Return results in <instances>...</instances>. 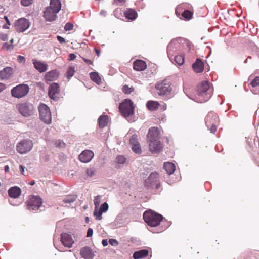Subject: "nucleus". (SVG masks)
Returning a JSON list of instances; mask_svg holds the SVG:
<instances>
[{
  "instance_id": "obj_1",
  "label": "nucleus",
  "mask_w": 259,
  "mask_h": 259,
  "mask_svg": "<svg viewBox=\"0 0 259 259\" xmlns=\"http://www.w3.org/2000/svg\"><path fill=\"white\" fill-rule=\"evenodd\" d=\"M147 138L151 152L153 153L159 152L162 146L160 141L158 128L155 127L150 128L147 135Z\"/></svg>"
},
{
  "instance_id": "obj_2",
  "label": "nucleus",
  "mask_w": 259,
  "mask_h": 259,
  "mask_svg": "<svg viewBox=\"0 0 259 259\" xmlns=\"http://www.w3.org/2000/svg\"><path fill=\"white\" fill-rule=\"evenodd\" d=\"M213 90L208 81H203L197 87V94L194 98L189 97L193 100L203 103L208 101L211 97Z\"/></svg>"
},
{
  "instance_id": "obj_3",
  "label": "nucleus",
  "mask_w": 259,
  "mask_h": 259,
  "mask_svg": "<svg viewBox=\"0 0 259 259\" xmlns=\"http://www.w3.org/2000/svg\"><path fill=\"white\" fill-rule=\"evenodd\" d=\"M143 219L150 226L155 227L160 224L163 217L161 215L156 213L151 210H149L144 213Z\"/></svg>"
},
{
  "instance_id": "obj_4",
  "label": "nucleus",
  "mask_w": 259,
  "mask_h": 259,
  "mask_svg": "<svg viewBox=\"0 0 259 259\" xmlns=\"http://www.w3.org/2000/svg\"><path fill=\"white\" fill-rule=\"evenodd\" d=\"M119 109L121 115L130 121V119H128V118H130L134 114V109L133 103L131 100H124L120 104Z\"/></svg>"
},
{
  "instance_id": "obj_5",
  "label": "nucleus",
  "mask_w": 259,
  "mask_h": 259,
  "mask_svg": "<svg viewBox=\"0 0 259 259\" xmlns=\"http://www.w3.org/2000/svg\"><path fill=\"white\" fill-rule=\"evenodd\" d=\"M29 88L26 84H20L13 88L11 91L12 97L20 99L25 97L29 92Z\"/></svg>"
},
{
  "instance_id": "obj_6",
  "label": "nucleus",
  "mask_w": 259,
  "mask_h": 259,
  "mask_svg": "<svg viewBox=\"0 0 259 259\" xmlns=\"http://www.w3.org/2000/svg\"><path fill=\"white\" fill-rule=\"evenodd\" d=\"M42 199L38 196H31L27 201V208L30 211L36 212L41 206Z\"/></svg>"
},
{
  "instance_id": "obj_7",
  "label": "nucleus",
  "mask_w": 259,
  "mask_h": 259,
  "mask_svg": "<svg viewBox=\"0 0 259 259\" xmlns=\"http://www.w3.org/2000/svg\"><path fill=\"white\" fill-rule=\"evenodd\" d=\"M16 108L19 113L24 117H27L33 114V106L28 102L19 103L17 104Z\"/></svg>"
},
{
  "instance_id": "obj_8",
  "label": "nucleus",
  "mask_w": 259,
  "mask_h": 259,
  "mask_svg": "<svg viewBox=\"0 0 259 259\" xmlns=\"http://www.w3.org/2000/svg\"><path fill=\"white\" fill-rule=\"evenodd\" d=\"M205 121L207 127L210 126L211 133H214L217 130V125L219 121L218 116L213 112H210L207 115Z\"/></svg>"
},
{
  "instance_id": "obj_9",
  "label": "nucleus",
  "mask_w": 259,
  "mask_h": 259,
  "mask_svg": "<svg viewBox=\"0 0 259 259\" xmlns=\"http://www.w3.org/2000/svg\"><path fill=\"white\" fill-rule=\"evenodd\" d=\"M155 87L158 94L160 96L168 95L171 91L169 82L166 80L157 82Z\"/></svg>"
},
{
  "instance_id": "obj_10",
  "label": "nucleus",
  "mask_w": 259,
  "mask_h": 259,
  "mask_svg": "<svg viewBox=\"0 0 259 259\" xmlns=\"http://www.w3.org/2000/svg\"><path fill=\"white\" fill-rule=\"evenodd\" d=\"M40 119L46 124L51 122V114L49 108L45 104H41L38 107Z\"/></svg>"
},
{
  "instance_id": "obj_11",
  "label": "nucleus",
  "mask_w": 259,
  "mask_h": 259,
  "mask_svg": "<svg viewBox=\"0 0 259 259\" xmlns=\"http://www.w3.org/2000/svg\"><path fill=\"white\" fill-rule=\"evenodd\" d=\"M33 146V143L31 140L25 139L18 143L16 149L20 154H24L29 152Z\"/></svg>"
},
{
  "instance_id": "obj_12",
  "label": "nucleus",
  "mask_w": 259,
  "mask_h": 259,
  "mask_svg": "<svg viewBox=\"0 0 259 259\" xmlns=\"http://www.w3.org/2000/svg\"><path fill=\"white\" fill-rule=\"evenodd\" d=\"M30 25L29 21L25 18H21L14 23L15 30L18 32H23L29 28Z\"/></svg>"
},
{
  "instance_id": "obj_13",
  "label": "nucleus",
  "mask_w": 259,
  "mask_h": 259,
  "mask_svg": "<svg viewBox=\"0 0 259 259\" xmlns=\"http://www.w3.org/2000/svg\"><path fill=\"white\" fill-rule=\"evenodd\" d=\"M60 92V87L57 83H52L51 84L48 89V94L49 97L54 100L57 101L58 97V95Z\"/></svg>"
},
{
  "instance_id": "obj_14",
  "label": "nucleus",
  "mask_w": 259,
  "mask_h": 259,
  "mask_svg": "<svg viewBox=\"0 0 259 259\" xmlns=\"http://www.w3.org/2000/svg\"><path fill=\"white\" fill-rule=\"evenodd\" d=\"M61 241L63 245L68 248H71L74 242L72 235L66 233L61 234Z\"/></svg>"
},
{
  "instance_id": "obj_15",
  "label": "nucleus",
  "mask_w": 259,
  "mask_h": 259,
  "mask_svg": "<svg viewBox=\"0 0 259 259\" xmlns=\"http://www.w3.org/2000/svg\"><path fill=\"white\" fill-rule=\"evenodd\" d=\"M58 12H55L51 8L47 7L44 11V17L47 21L52 22L55 21L57 18V14Z\"/></svg>"
},
{
  "instance_id": "obj_16",
  "label": "nucleus",
  "mask_w": 259,
  "mask_h": 259,
  "mask_svg": "<svg viewBox=\"0 0 259 259\" xmlns=\"http://www.w3.org/2000/svg\"><path fill=\"white\" fill-rule=\"evenodd\" d=\"M178 46L179 44L178 41L176 40H174L171 41L167 46V55L171 61H172V57L175 55V52L176 51Z\"/></svg>"
},
{
  "instance_id": "obj_17",
  "label": "nucleus",
  "mask_w": 259,
  "mask_h": 259,
  "mask_svg": "<svg viewBox=\"0 0 259 259\" xmlns=\"http://www.w3.org/2000/svg\"><path fill=\"white\" fill-rule=\"evenodd\" d=\"M14 73L13 69L7 67L0 71V78L2 80H7L12 77Z\"/></svg>"
},
{
  "instance_id": "obj_18",
  "label": "nucleus",
  "mask_w": 259,
  "mask_h": 259,
  "mask_svg": "<svg viewBox=\"0 0 259 259\" xmlns=\"http://www.w3.org/2000/svg\"><path fill=\"white\" fill-rule=\"evenodd\" d=\"M95 255V252L91 248L85 247L82 248V258L84 259H93Z\"/></svg>"
},
{
  "instance_id": "obj_19",
  "label": "nucleus",
  "mask_w": 259,
  "mask_h": 259,
  "mask_svg": "<svg viewBox=\"0 0 259 259\" xmlns=\"http://www.w3.org/2000/svg\"><path fill=\"white\" fill-rule=\"evenodd\" d=\"M34 67L39 72H44L47 70L48 66L47 64L44 63L40 61H37L35 59L32 60Z\"/></svg>"
},
{
  "instance_id": "obj_20",
  "label": "nucleus",
  "mask_w": 259,
  "mask_h": 259,
  "mask_svg": "<svg viewBox=\"0 0 259 259\" xmlns=\"http://www.w3.org/2000/svg\"><path fill=\"white\" fill-rule=\"evenodd\" d=\"M76 197V195H67L63 198L62 200L59 202V204L61 206L67 207L68 206V204L75 201Z\"/></svg>"
},
{
  "instance_id": "obj_21",
  "label": "nucleus",
  "mask_w": 259,
  "mask_h": 259,
  "mask_svg": "<svg viewBox=\"0 0 259 259\" xmlns=\"http://www.w3.org/2000/svg\"><path fill=\"white\" fill-rule=\"evenodd\" d=\"M94 153L91 150H85L82 151V162H89L94 157Z\"/></svg>"
},
{
  "instance_id": "obj_22",
  "label": "nucleus",
  "mask_w": 259,
  "mask_h": 259,
  "mask_svg": "<svg viewBox=\"0 0 259 259\" xmlns=\"http://www.w3.org/2000/svg\"><path fill=\"white\" fill-rule=\"evenodd\" d=\"M147 67V65L145 61L141 60H137L134 62L133 68L134 70L138 71H143Z\"/></svg>"
},
{
  "instance_id": "obj_23",
  "label": "nucleus",
  "mask_w": 259,
  "mask_h": 259,
  "mask_svg": "<svg viewBox=\"0 0 259 259\" xmlns=\"http://www.w3.org/2000/svg\"><path fill=\"white\" fill-rule=\"evenodd\" d=\"M9 196L13 198H18L21 192L20 188L18 187L14 186L11 187L8 190Z\"/></svg>"
},
{
  "instance_id": "obj_24",
  "label": "nucleus",
  "mask_w": 259,
  "mask_h": 259,
  "mask_svg": "<svg viewBox=\"0 0 259 259\" xmlns=\"http://www.w3.org/2000/svg\"><path fill=\"white\" fill-rule=\"evenodd\" d=\"M193 68L196 73L203 71L204 65L203 62L199 59H197L196 62L193 64Z\"/></svg>"
},
{
  "instance_id": "obj_25",
  "label": "nucleus",
  "mask_w": 259,
  "mask_h": 259,
  "mask_svg": "<svg viewBox=\"0 0 259 259\" xmlns=\"http://www.w3.org/2000/svg\"><path fill=\"white\" fill-rule=\"evenodd\" d=\"M58 76V72L55 70H52L48 72L45 75V79L46 81H51L56 80Z\"/></svg>"
},
{
  "instance_id": "obj_26",
  "label": "nucleus",
  "mask_w": 259,
  "mask_h": 259,
  "mask_svg": "<svg viewBox=\"0 0 259 259\" xmlns=\"http://www.w3.org/2000/svg\"><path fill=\"white\" fill-rule=\"evenodd\" d=\"M48 7L58 13L61 8V2L60 0H51L50 6Z\"/></svg>"
},
{
  "instance_id": "obj_27",
  "label": "nucleus",
  "mask_w": 259,
  "mask_h": 259,
  "mask_svg": "<svg viewBox=\"0 0 259 259\" xmlns=\"http://www.w3.org/2000/svg\"><path fill=\"white\" fill-rule=\"evenodd\" d=\"M124 15L127 19L133 20L137 18V13L134 9H128L125 11Z\"/></svg>"
},
{
  "instance_id": "obj_28",
  "label": "nucleus",
  "mask_w": 259,
  "mask_h": 259,
  "mask_svg": "<svg viewBox=\"0 0 259 259\" xmlns=\"http://www.w3.org/2000/svg\"><path fill=\"white\" fill-rule=\"evenodd\" d=\"M148 254V251L147 250H141L136 251L133 254V258L134 259H140L147 256Z\"/></svg>"
},
{
  "instance_id": "obj_29",
  "label": "nucleus",
  "mask_w": 259,
  "mask_h": 259,
  "mask_svg": "<svg viewBox=\"0 0 259 259\" xmlns=\"http://www.w3.org/2000/svg\"><path fill=\"white\" fill-rule=\"evenodd\" d=\"M108 117L107 115H101L98 118L99 126L100 128H104L107 125Z\"/></svg>"
},
{
  "instance_id": "obj_30",
  "label": "nucleus",
  "mask_w": 259,
  "mask_h": 259,
  "mask_svg": "<svg viewBox=\"0 0 259 259\" xmlns=\"http://www.w3.org/2000/svg\"><path fill=\"white\" fill-rule=\"evenodd\" d=\"M158 179V174L156 172L151 173L148 178L145 181V183L148 185V184L152 185L153 183L157 182Z\"/></svg>"
},
{
  "instance_id": "obj_31",
  "label": "nucleus",
  "mask_w": 259,
  "mask_h": 259,
  "mask_svg": "<svg viewBox=\"0 0 259 259\" xmlns=\"http://www.w3.org/2000/svg\"><path fill=\"white\" fill-rule=\"evenodd\" d=\"M163 167L168 175L173 174L175 170V166L171 162L164 163Z\"/></svg>"
},
{
  "instance_id": "obj_32",
  "label": "nucleus",
  "mask_w": 259,
  "mask_h": 259,
  "mask_svg": "<svg viewBox=\"0 0 259 259\" xmlns=\"http://www.w3.org/2000/svg\"><path fill=\"white\" fill-rule=\"evenodd\" d=\"M159 105V104L157 101H149L146 104L147 108L150 110H154L157 109Z\"/></svg>"
},
{
  "instance_id": "obj_33",
  "label": "nucleus",
  "mask_w": 259,
  "mask_h": 259,
  "mask_svg": "<svg viewBox=\"0 0 259 259\" xmlns=\"http://www.w3.org/2000/svg\"><path fill=\"white\" fill-rule=\"evenodd\" d=\"M90 78L94 82L97 84L101 83V79L97 72H91L90 73Z\"/></svg>"
},
{
  "instance_id": "obj_34",
  "label": "nucleus",
  "mask_w": 259,
  "mask_h": 259,
  "mask_svg": "<svg viewBox=\"0 0 259 259\" xmlns=\"http://www.w3.org/2000/svg\"><path fill=\"white\" fill-rule=\"evenodd\" d=\"M173 61L179 65H182L184 62V57L183 55H174L172 57Z\"/></svg>"
},
{
  "instance_id": "obj_35",
  "label": "nucleus",
  "mask_w": 259,
  "mask_h": 259,
  "mask_svg": "<svg viewBox=\"0 0 259 259\" xmlns=\"http://www.w3.org/2000/svg\"><path fill=\"white\" fill-rule=\"evenodd\" d=\"M130 143L131 146L140 143L138 141V135L137 134H134L132 135L130 139Z\"/></svg>"
},
{
  "instance_id": "obj_36",
  "label": "nucleus",
  "mask_w": 259,
  "mask_h": 259,
  "mask_svg": "<svg viewBox=\"0 0 259 259\" xmlns=\"http://www.w3.org/2000/svg\"><path fill=\"white\" fill-rule=\"evenodd\" d=\"M103 213V212L100 209H98V208H95V210L94 211V215L96 217V220H101L102 218V215Z\"/></svg>"
},
{
  "instance_id": "obj_37",
  "label": "nucleus",
  "mask_w": 259,
  "mask_h": 259,
  "mask_svg": "<svg viewBox=\"0 0 259 259\" xmlns=\"http://www.w3.org/2000/svg\"><path fill=\"white\" fill-rule=\"evenodd\" d=\"M132 149L133 152L136 154H139L141 153L142 150L140 143L132 145Z\"/></svg>"
},
{
  "instance_id": "obj_38",
  "label": "nucleus",
  "mask_w": 259,
  "mask_h": 259,
  "mask_svg": "<svg viewBox=\"0 0 259 259\" xmlns=\"http://www.w3.org/2000/svg\"><path fill=\"white\" fill-rule=\"evenodd\" d=\"M74 72L75 67L72 66H69L66 72L67 78L68 79H70L71 77L73 76Z\"/></svg>"
},
{
  "instance_id": "obj_39",
  "label": "nucleus",
  "mask_w": 259,
  "mask_h": 259,
  "mask_svg": "<svg viewBox=\"0 0 259 259\" xmlns=\"http://www.w3.org/2000/svg\"><path fill=\"white\" fill-rule=\"evenodd\" d=\"M193 13L189 10H186L182 13V16L188 20H190L192 16Z\"/></svg>"
},
{
  "instance_id": "obj_40",
  "label": "nucleus",
  "mask_w": 259,
  "mask_h": 259,
  "mask_svg": "<svg viewBox=\"0 0 259 259\" xmlns=\"http://www.w3.org/2000/svg\"><path fill=\"white\" fill-rule=\"evenodd\" d=\"M134 91L133 87H129L127 85H125L122 88V91L126 94L131 93Z\"/></svg>"
},
{
  "instance_id": "obj_41",
  "label": "nucleus",
  "mask_w": 259,
  "mask_h": 259,
  "mask_svg": "<svg viewBox=\"0 0 259 259\" xmlns=\"http://www.w3.org/2000/svg\"><path fill=\"white\" fill-rule=\"evenodd\" d=\"M126 161V158L122 155H119L116 157V162L119 164H124Z\"/></svg>"
},
{
  "instance_id": "obj_42",
  "label": "nucleus",
  "mask_w": 259,
  "mask_h": 259,
  "mask_svg": "<svg viewBox=\"0 0 259 259\" xmlns=\"http://www.w3.org/2000/svg\"><path fill=\"white\" fill-rule=\"evenodd\" d=\"M101 203V196L98 195L96 196L94 200V203L95 206V208H98Z\"/></svg>"
},
{
  "instance_id": "obj_43",
  "label": "nucleus",
  "mask_w": 259,
  "mask_h": 259,
  "mask_svg": "<svg viewBox=\"0 0 259 259\" xmlns=\"http://www.w3.org/2000/svg\"><path fill=\"white\" fill-rule=\"evenodd\" d=\"M252 87H255L259 85V76L255 77L250 82Z\"/></svg>"
},
{
  "instance_id": "obj_44",
  "label": "nucleus",
  "mask_w": 259,
  "mask_h": 259,
  "mask_svg": "<svg viewBox=\"0 0 259 259\" xmlns=\"http://www.w3.org/2000/svg\"><path fill=\"white\" fill-rule=\"evenodd\" d=\"M99 209L103 212H106L108 209V204L107 202L102 204Z\"/></svg>"
},
{
  "instance_id": "obj_45",
  "label": "nucleus",
  "mask_w": 259,
  "mask_h": 259,
  "mask_svg": "<svg viewBox=\"0 0 259 259\" xmlns=\"http://www.w3.org/2000/svg\"><path fill=\"white\" fill-rule=\"evenodd\" d=\"M55 145L57 147L63 148L65 147V144L63 141L58 140L55 141Z\"/></svg>"
},
{
  "instance_id": "obj_46",
  "label": "nucleus",
  "mask_w": 259,
  "mask_h": 259,
  "mask_svg": "<svg viewBox=\"0 0 259 259\" xmlns=\"http://www.w3.org/2000/svg\"><path fill=\"white\" fill-rule=\"evenodd\" d=\"M33 0H21V4L24 7H27L31 5Z\"/></svg>"
},
{
  "instance_id": "obj_47",
  "label": "nucleus",
  "mask_w": 259,
  "mask_h": 259,
  "mask_svg": "<svg viewBox=\"0 0 259 259\" xmlns=\"http://www.w3.org/2000/svg\"><path fill=\"white\" fill-rule=\"evenodd\" d=\"M73 25L72 23L70 22H67L65 26H64V29L66 31H70L73 29Z\"/></svg>"
},
{
  "instance_id": "obj_48",
  "label": "nucleus",
  "mask_w": 259,
  "mask_h": 259,
  "mask_svg": "<svg viewBox=\"0 0 259 259\" xmlns=\"http://www.w3.org/2000/svg\"><path fill=\"white\" fill-rule=\"evenodd\" d=\"M13 48V46L12 45L9 44L7 42H5L3 44V48L6 49L7 50H10Z\"/></svg>"
},
{
  "instance_id": "obj_49",
  "label": "nucleus",
  "mask_w": 259,
  "mask_h": 259,
  "mask_svg": "<svg viewBox=\"0 0 259 259\" xmlns=\"http://www.w3.org/2000/svg\"><path fill=\"white\" fill-rule=\"evenodd\" d=\"M8 36L7 34L3 33H0V39L1 40H2V41H6L8 40Z\"/></svg>"
},
{
  "instance_id": "obj_50",
  "label": "nucleus",
  "mask_w": 259,
  "mask_h": 259,
  "mask_svg": "<svg viewBox=\"0 0 259 259\" xmlns=\"http://www.w3.org/2000/svg\"><path fill=\"white\" fill-rule=\"evenodd\" d=\"M109 244L112 246H117L118 244V241L116 239H111L109 240Z\"/></svg>"
},
{
  "instance_id": "obj_51",
  "label": "nucleus",
  "mask_w": 259,
  "mask_h": 259,
  "mask_svg": "<svg viewBox=\"0 0 259 259\" xmlns=\"http://www.w3.org/2000/svg\"><path fill=\"white\" fill-rule=\"evenodd\" d=\"M86 173L88 177H91L93 175L94 170L93 168H89L87 169Z\"/></svg>"
},
{
  "instance_id": "obj_52",
  "label": "nucleus",
  "mask_w": 259,
  "mask_h": 259,
  "mask_svg": "<svg viewBox=\"0 0 259 259\" xmlns=\"http://www.w3.org/2000/svg\"><path fill=\"white\" fill-rule=\"evenodd\" d=\"M17 61L19 63H25V58L24 56L19 55L17 57Z\"/></svg>"
},
{
  "instance_id": "obj_53",
  "label": "nucleus",
  "mask_w": 259,
  "mask_h": 259,
  "mask_svg": "<svg viewBox=\"0 0 259 259\" xmlns=\"http://www.w3.org/2000/svg\"><path fill=\"white\" fill-rule=\"evenodd\" d=\"M93 230L91 228H89L87 231V237H90L93 235Z\"/></svg>"
},
{
  "instance_id": "obj_54",
  "label": "nucleus",
  "mask_w": 259,
  "mask_h": 259,
  "mask_svg": "<svg viewBox=\"0 0 259 259\" xmlns=\"http://www.w3.org/2000/svg\"><path fill=\"white\" fill-rule=\"evenodd\" d=\"M76 58V55L74 54H70L68 56V60L69 61H72V60H73L75 59Z\"/></svg>"
},
{
  "instance_id": "obj_55",
  "label": "nucleus",
  "mask_w": 259,
  "mask_h": 259,
  "mask_svg": "<svg viewBox=\"0 0 259 259\" xmlns=\"http://www.w3.org/2000/svg\"><path fill=\"white\" fill-rule=\"evenodd\" d=\"M57 39L60 43H64L65 42V39L60 36H57Z\"/></svg>"
},
{
  "instance_id": "obj_56",
  "label": "nucleus",
  "mask_w": 259,
  "mask_h": 259,
  "mask_svg": "<svg viewBox=\"0 0 259 259\" xmlns=\"http://www.w3.org/2000/svg\"><path fill=\"white\" fill-rule=\"evenodd\" d=\"M6 89L5 84L0 82V92L4 91Z\"/></svg>"
},
{
  "instance_id": "obj_57",
  "label": "nucleus",
  "mask_w": 259,
  "mask_h": 259,
  "mask_svg": "<svg viewBox=\"0 0 259 259\" xmlns=\"http://www.w3.org/2000/svg\"><path fill=\"white\" fill-rule=\"evenodd\" d=\"M102 244L103 246L104 247L107 246L108 244L107 240H106V239L102 240Z\"/></svg>"
},
{
  "instance_id": "obj_58",
  "label": "nucleus",
  "mask_w": 259,
  "mask_h": 259,
  "mask_svg": "<svg viewBox=\"0 0 259 259\" xmlns=\"http://www.w3.org/2000/svg\"><path fill=\"white\" fill-rule=\"evenodd\" d=\"M24 169H25V167L23 166H22V165L20 166V171H21V174L23 175H24Z\"/></svg>"
},
{
  "instance_id": "obj_59",
  "label": "nucleus",
  "mask_w": 259,
  "mask_h": 259,
  "mask_svg": "<svg viewBox=\"0 0 259 259\" xmlns=\"http://www.w3.org/2000/svg\"><path fill=\"white\" fill-rule=\"evenodd\" d=\"M4 19H5L6 21L7 22V24L8 25H10V22L9 20V19L8 18L7 16H5L4 17Z\"/></svg>"
},
{
  "instance_id": "obj_60",
  "label": "nucleus",
  "mask_w": 259,
  "mask_h": 259,
  "mask_svg": "<svg viewBox=\"0 0 259 259\" xmlns=\"http://www.w3.org/2000/svg\"><path fill=\"white\" fill-rule=\"evenodd\" d=\"M106 13V12L105 11H104V10H102V11H100V15H102V16H105Z\"/></svg>"
},
{
  "instance_id": "obj_61",
  "label": "nucleus",
  "mask_w": 259,
  "mask_h": 259,
  "mask_svg": "<svg viewBox=\"0 0 259 259\" xmlns=\"http://www.w3.org/2000/svg\"><path fill=\"white\" fill-rule=\"evenodd\" d=\"M9 167L8 165H6L4 167V170H5V172H7L9 171Z\"/></svg>"
},
{
  "instance_id": "obj_62",
  "label": "nucleus",
  "mask_w": 259,
  "mask_h": 259,
  "mask_svg": "<svg viewBox=\"0 0 259 259\" xmlns=\"http://www.w3.org/2000/svg\"><path fill=\"white\" fill-rule=\"evenodd\" d=\"M84 60V61L87 63H88L89 64H92V63L91 62V60H87V59H83Z\"/></svg>"
},
{
  "instance_id": "obj_63",
  "label": "nucleus",
  "mask_w": 259,
  "mask_h": 259,
  "mask_svg": "<svg viewBox=\"0 0 259 259\" xmlns=\"http://www.w3.org/2000/svg\"><path fill=\"white\" fill-rule=\"evenodd\" d=\"M95 51L98 56H99L100 55V51L98 49L95 48Z\"/></svg>"
},
{
  "instance_id": "obj_64",
  "label": "nucleus",
  "mask_w": 259,
  "mask_h": 259,
  "mask_svg": "<svg viewBox=\"0 0 259 259\" xmlns=\"http://www.w3.org/2000/svg\"><path fill=\"white\" fill-rule=\"evenodd\" d=\"M9 26L7 24H5L3 26V28H5V29H8L9 27Z\"/></svg>"
}]
</instances>
